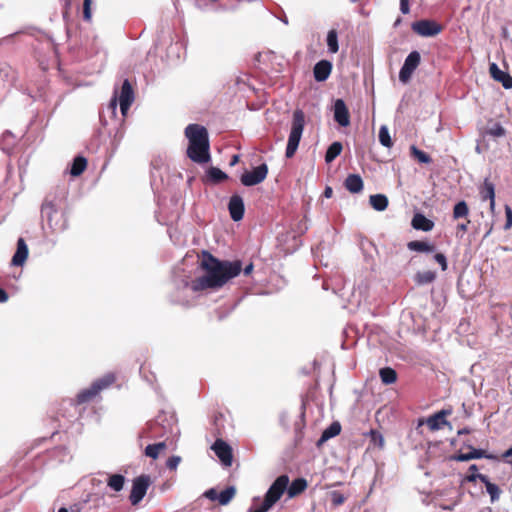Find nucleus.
<instances>
[{
	"instance_id": "obj_43",
	"label": "nucleus",
	"mask_w": 512,
	"mask_h": 512,
	"mask_svg": "<svg viewBox=\"0 0 512 512\" xmlns=\"http://www.w3.org/2000/svg\"><path fill=\"white\" fill-rule=\"evenodd\" d=\"M180 461H181V458L179 456H171L168 458V460L166 462V467L169 470L174 471L177 469Z\"/></svg>"
},
{
	"instance_id": "obj_33",
	"label": "nucleus",
	"mask_w": 512,
	"mask_h": 512,
	"mask_svg": "<svg viewBox=\"0 0 512 512\" xmlns=\"http://www.w3.org/2000/svg\"><path fill=\"white\" fill-rule=\"evenodd\" d=\"M482 483L485 485L486 490L490 495L491 502L493 503L495 501H498L502 492L499 486L490 482L487 476L485 478V481H483Z\"/></svg>"
},
{
	"instance_id": "obj_54",
	"label": "nucleus",
	"mask_w": 512,
	"mask_h": 512,
	"mask_svg": "<svg viewBox=\"0 0 512 512\" xmlns=\"http://www.w3.org/2000/svg\"><path fill=\"white\" fill-rule=\"evenodd\" d=\"M7 300H8L7 292L3 288H0V303L6 302Z\"/></svg>"
},
{
	"instance_id": "obj_56",
	"label": "nucleus",
	"mask_w": 512,
	"mask_h": 512,
	"mask_svg": "<svg viewBox=\"0 0 512 512\" xmlns=\"http://www.w3.org/2000/svg\"><path fill=\"white\" fill-rule=\"evenodd\" d=\"M239 159H240L239 155H233L231 158V161H230V165L231 166L236 165L239 162Z\"/></svg>"
},
{
	"instance_id": "obj_38",
	"label": "nucleus",
	"mask_w": 512,
	"mask_h": 512,
	"mask_svg": "<svg viewBox=\"0 0 512 512\" xmlns=\"http://www.w3.org/2000/svg\"><path fill=\"white\" fill-rule=\"evenodd\" d=\"M236 489L233 486H229L218 495V502L221 505H227L235 496Z\"/></svg>"
},
{
	"instance_id": "obj_39",
	"label": "nucleus",
	"mask_w": 512,
	"mask_h": 512,
	"mask_svg": "<svg viewBox=\"0 0 512 512\" xmlns=\"http://www.w3.org/2000/svg\"><path fill=\"white\" fill-rule=\"evenodd\" d=\"M411 154L414 158H416L420 163L429 164L432 162V158L426 152L418 149L416 146H411L410 148Z\"/></svg>"
},
{
	"instance_id": "obj_30",
	"label": "nucleus",
	"mask_w": 512,
	"mask_h": 512,
	"mask_svg": "<svg viewBox=\"0 0 512 512\" xmlns=\"http://www.w3.org/2000/svg\"><path fill=\"white\" fill-rule=\"evenodd\" d=\"M379 376H380L382 383H384L386 385L393 384L397 380L396 371L390 367L381 368L379 371Z\"/></svg>"
},
{
	"instance_id": "obj_24",
	"label": "nucleus",
	"mask_w": 512,
	"mask_h": 512,
	"mask_svg": "<svg viewBox=\"0 0 512 512\" xmlns=\"http://www.w3.org/2000/svg\"><path fill=\"white\" fill-rule=\"evenodd\" d=\"M344 186L351 193H359L363 190L364 183L360 175L350 174L345 179Z\"/></svg>"
},
{
	"instance_id": "obj_21",
	"label": "nucleus",
	"mask_w": 512,
	"mask_h": 512,
	"mask_svg": "<svg viewBox=\"0 0 512 512\" xmlns=\"http://www.w3.org/2000/svg\"><path fill=\"white\" fill-rule=\"evenodd\" d=\"M411 225L416 230L424 232L431 231L434 227V222L421 213H416L411 221Z\"/></svg>"
},
{
	"instance_id": "obj_60",
	"label": "nucleus",
	"mask_w": 512,
	"mask_h": 512,
	"mask_svg": "<svg viewBox=\"0 0 512 512\" xmlns=\"http://www.w3.org/2000/svg\"><path fill=\"white\" fill-rule=\"evenodd\" d=\"M58 512H69L66 508L62 507L58 510Z\"/></svg>"
},
{
	"instance_id": "obj_19",
	"label": "nucleus",
	"mask_w": 512,
	"mask_h": 512,
	"mask_svg": "<svg viewBox=\"0 0 512 512\" xmlns=\"http://www.w3.org/2000/svg\"><path fill=\"white\" fill-rule=\"evenodd\" d=\"M29 250L28 246L23 238H19L17 241V249L12 257L11 264L13 266H22L28 258Z\"/></svg>"
},
{
	"instance_id": "obj_8",
	"label": "nucleus",
	"mask_w": 512,
	"mask_h": 512,
	"mask_svg": "<svg viewBox=\"0 0 512 512\" xmlns=\"http://www.w3.org/2000/svg\"><path fill=\"white\" fill-rule=\"evenodd\" d=\"M268 175V166L263 163L255 167L252 171H245L241 175V183L244 186L250 187L263 182Z\"/></svg>"
},
{
	"instance_id": "obj_34",
	"label": "nucleus",
	"mask_w": 512,
	"mask_h": 512,
	"mask_svg": "<svg viewBox=\"0 0 512 512\" xmlns=\"http://www.w3.org/2000/svg\"><path fill=\"white\" fill-rule=\"evenodd\" d=\"M343 146L340 142H333L327 149L325 154V161L327 163L332 162L334 159H336L340 153L342 152Z\"/></svg>"
},
{
	"instance_id": "obj_57",
	"label": "nucleus",
	"mask_w": 512,
	"mask_h": 512,
	"mask_svg": "<svg viewBox=\"0 0 512 512\" xmlns=\"http://www.w3.org/2000/svg\"><path fill=\"white\" fill-rule=\"evenodd\" d=\"M253 270V264L250 263L249 265H247L245 268H244V274L245 275H249Z\"/></svg>"
},
{
	"instance_id": "obj_20",
	"label": "nucleus",
	"mask_w": 512,
	"mask_h": 512,
	"mask_svg": "<svg viewBox=\"0 0 512 512\" xmlns=\"http://www.w3.org/2000/svg\"><path fill=\"white\" fill-rule=\"evenodd\" d=\"M480 458H488L492 459L494 458L491 455H488L485 450L482 449H475L470 446V452L468 453H458L456 455H453L451 457L452 460L458 461V462H466L472 459H480Z\"/></svg>"
},
{
	"instance_id": "obj_52",
	"label": "nucleus",
	"mask_w": 512,
	"mask_h": 512,
	"mask_svg": "<svg viewBox=\"0 0 512 512\" xmlns=\"http://www.w3.org/2000/svg\"><path fill=\"white\" fill-rule=\"evenodd\" d=\"M269 510H271V508L262 501L259 507L251 509L249 512H268Z\"/></svg>"
},
{
	"instance_id": "obj_50",
	"label": "nucleus",
	"mask_w": 512,
	"mask_h": 512,
	"mask_svg": "<svg viewBox=\"0 0 512 512\" xmlns=\"http://www.w3.org/2000/svg\"><path fill=\"white\" fill-rule=\"evenodd\" d=\"M218 495L219 493L215 489H209L205 492V496L212 501L218 500Z\"/></svg>"
},
{
	"instance_id": "obj_23",
	"label": "nucleus",
	"mask_w": 512,
	"mask_h": 512,
	"mask_svg": "<svg viewBox=\"0 0 512 512\" xmlns=\"http://www.w3.org/2000/svg\"><path fill=\"white\" fill-rule=\"evenodd\" d=\"M228 179V175L217 167H210L206 171L204 182L219 184Z\"/></svg>"
},
{
	"instance_id": "obj_31",
	"label": "nucleus",
	"mask_w": 512,
	"mask_h": 512,
	"mask_svg": "<svg viewBox=\"0 0 512 512\" xmlns=\"http://www.w3.org/2000/svg\"><path fill=\"white\" fill-rule=\"evenodd\" d=\"M468 215H469V207L464 200L459 201L458 203L455 204V206L453 208V214H452L454 220H458L461 218L466 219V218H468Z\"/></svg>"
},
{
	"instance_id": "obj_16",
	"label": "nucleus",
	"mask_w": 512,
	"mask_h": 512,
	"mask_svg": "<svg viewBox=\"0 0 512 512\" xmlns=\"http://www.w3.org/2000/svg\"><path fill=\"white\" fill-rule=\"evenodd\" d=\"M489 73L491 78L494 81L501 83L505 89L512 88V76L507 72L502 71L496 63H490Z\"/></svg>"
},
{
	"instance_id": "obj_18",
	"label": "nucleus",
	"mask_w": 512,
	"mask_h": 512,
	"mask_svg": "<svg viewBox=\"0 0 512 512\" xmlns=\"http://www.w3.org/2000/svg\"><path fill=\"white\" fill-rule=\"evenodd\" d=\"M332 71V63L328 60L317 62L313 68V75L317 82H323L328 79Z\"/></svg>"
},
{
	"instance_id": "obj_40",
	"label": "nucleus",
	"mask_w": 512,
	"mask_h": 512,
	"mask_svg": "<svg viewBox=\"0 0 512 512\" xmlns=\"http://www.w3.org/2000/svg\"><path fill=\"white\" fill-rule=\"evenodd\" d=\"M379 141L384 147L387 148H390L393 145L389 130L386 126H381L379 129Z\"/></svg>"
},
{
	"instance_id": "obj_11",
	"label": "nucleus",
	"mask_w": 512,
	"mask_h": 512,
	"mask_svg": "<svg viewBox=\"0 0 512 512\" xmlns=\"http://www.w3.org/2000/svg\"><path fill=\"white\" fill-rule=\"evenodd\" d=\"M211 448L224 466L230 467L232 465L233 452L228 443L222 439H217Z\"/></svg>"
},
{
	"instance_id": "obj_7",
	"label": "nucleus",
	"mask_w": 512,
	"mask_h": 512,
	"mask_svg": "<svg viewBox=\"0 0 512 512\" xmlns=\"http://www.w3.org/2000/svg\"><path fill=\"white\" fill-rule=\"evenodd\" d=\"M150 484L151 477L146 474H142L133 480L132 489L129 495V500L132 505H138L142 501Z\"/></svg>"
},
{
	"instance_id": "obj_36",
	"label": "nucleus",
	"mask_w": 512,
	"mask_h": 512,
	"mask_svg": "<svg viewBox=\"0 0 512 512\" xmlns=\"http://www.w3.org/2000/svg\"><path fill=\"white\" fill-rule=\"evenodd\" d=\"M327 46L331 53H337L339 50L338 34L335 29H331L327 34Z\"/></svg>"
},
{
	"instance_id": "obj_26",
	"label": "nucleus",
	"mask_w": 512,
	"mask_h": 512,
	"mask_svg": "<svg viewBox=\"0 0 512 512\" xmlns=\"http://www.w3.org/2000/svg\"><path fill=\"white\" fill-rule=\"evenodd\" d=\"M407 248L410 251L430 253L434 252L435 245L427 241L413 240L407 243Z\"/></svg>"
},
{
	"instance_id": "obj_1",
	"label": "nucleus",
	"mask_w": 512,
	"mask_h": 512,
	"mask_svg": "<svg viewBox=\"0 0 512 512\" xmlns=\"http://www.w3.org/2000/svg\"><path fill=\"white\" fill-rule=\"evenodd\" d=\"M200 269L204 274L193 279L189 287L193 292L219 290L242 271L240 260H220L208 251L202 252Z\"/></svg>"
},
{
	"instance_id": "obj_62",
	"label": "nucleus",
	"mask_w": 512,
	"mask_h": 512,
	"mask_svg": "<svg viewBox=\"0 0 512 512\" xmlns=\"http://www.w3.org/2000/svg\"><path fill=\"white\" fill-rule=\"evenodd\" d=\"M510 465L512 466V461H510Z\"/></svg>"
},
{
	"instance_id": "obj_25",
	"label": "nucleus",
	"mask_w": 512,
	"mask_h": 512,
	"mask_svg": "<svg viewBox=\"0 0 512 512\" xmlns=\"http://www.w3.org/2000/svg\"><path fill=\"white\" fill-rule=\"evenodd\" d=\"M341 432V425L339 422L335 421L331 423L323 432L321 437L319 438L317 445L321 446L323 443L328 441L330 438H333L339 435Z\"/></svg>"
},
{
	"instance_id": "obj_35",
	"label": "nucleus",
	"mask_w": 512,
	"mask_h": 512,
	"mask_svg": "<svg viewBox=\"0 0 512 512\" xmlns=\"http://www.w3.org/2000/svg\"><path fill=\"white\" fill-rule=\"evenodd\" d=\"M436 279V273L431 270L417 272L415 282L419 285L432 283Z\"/></svg>"
},
{
	"instance_id": "obj_13",
	"label": "nucleus",
	"mask_w": 512,
	"mask_h": 512,
	"mask_svg": "<svg viewBox=\"0 0 512 512\" xmlns=\"http://www.w3.org/2000/svg\"><path fill=\"white\" fill-rule=\"evenodd\" d=\"M133 101L134 91L130 82L126 79L122 84L121 92L119 95V105L123 116L126 115Z\"/></svg>"
},
{
	"instance_id": "obj_6",
	"label": "nucleus",
	"mask_w": 512,
	"mask_h": 512,
	"mask_svg": "<svg viewBox=\"0 0 512 512\" xmlns=\"http://www.w3.org/2000/svg\"><path fill=\"white\" fill-rule=\"evenodd\" d=\"M41 214L43 218H46L49 226L54 231L63 230L66 226V221L63 214L58 211L52 202H44L41 207Z\"/></svg>"
},
{
	"instance_id": "obj_5",
	"label": "nucleus",
	"mask_w": 512,
	"mask_h": 512,
	"mask_svg": "<svg viewBox=\"0 0 512 512\" xmlns=\"http://www.w3.org/2000/svg\"><path fill=\"white\" fill-rule=\"evenodd\" d=\"M288 484V475L284 474L277 477L266 492L263 502L272 509V507L281 499Z\"/></svg>"
},
{
	"instance_id": "obj_17",
	"label": "nucleus",
	"mask_w": 512,
	"mask_h": 512,
	"mask_svg": "<svg viewBox=\"0 0 512 512\" xmlns=\"http://www.w3.org/2000/svg\"><path fill=\"white\" fill-rule=\"evenodd\" d=\"M479 194L482 201L489 200V206L491 212H494L495 209V186L494 184L486 178L483 184L480 187Z\"/></svg>"
},
{
	"instance_id": "obj_12",
	"label": "nucleus",
	"mask_w": 512,
	"mask_h": 512,
	"mask_svg": "<svg viewBox=\"0 0 512 512\" xmlns=\"http://www.w3.org/2000/svg\"><path fill=\"white\" fill-rule=\"evenodd\" d=\"M452 414V409H442L426 419V424L431 431H437L449 425L447 417Z\"/></svg>"
},
{
	"instance_id": "obj_59",
	"label": "nucleus",
	"mask_w": 512,
	"mask_h": 512,
	"mask_svg": "<svg viewBox=\"0 0 512 512\" xmlns=\"http://www.w3.org/2000/svg\"><path fill=\"white\" fill-rule=\"evenodd\" d=\"M477 470H478V467L475 464H473L469 467V471H471L472 473H476Z\"/></svg>"
},
{
	"instance_id": "obj_22",
	"label": "nucleus",
	"mask_w": 512,
	"mask_h": 512,
	"mask_svg": "<svg viewBox=\"0 0 512 512\" xmlns=\"http://www.w3.org/2000/svg\"><path fill=\"white\" fill-rule=\"evenodd\" d=\"M308 487L307 480L304 478H297L287 486V494L289 498H295L302 494Z\"/></svg>"
},
{
	"instance_id": "obj_15",
	"label": "nucleus",
	"mask_w": 512,
	"mask_h": 512,
	"mask_svg": "<svg viewBox=\"0 0 512 512\" xmlns=\"http://www.w3.org/2000/svg\"><path fill=\"white\" fill-rule=\"evenodd\" d=\"M334 120L342 127L350 124V113L342 99H337L334 103Z\"/></svg>"
},
{
	"instance_id": "obj_37",
	"label": "nucleus",
	"mask_w": 512,
	"mask_h": 512,
	"mask_svg": "<svg viewBox=\"0 0 512 512\" xmlns=\"http://www.w3.org/2000/svg\"><path fill=\"white\" fill-rule=\"evenodd\" d=\"M483 134L499 138L505 136L506 130L500 123L495 122L491 126L487 127Z\"/></svg>"
},
{
	"instance_id": "obj_46",
	"label": "nucleus",
	"mask_w": 512,
	"mask_h": 512,
	"mask_svg": "<svg viewBox=\"0 0 512 512\" xmlns=\"http://www.w3.org/2000/svg\"><path fill=\"white\" fill-rule=\"evenodd\" d=\"M506 223L504 229L508 230L512 227V209L509 206L505 207Z\"/></svg>"
},
{
	"instance_id": "obj_32",
	"label": "nucleus",
	"mask_w": 512,
	"mask_h": 512,
	"mask_svg": "<svg viewBox=\"0 0 512 512\" xmlns=\"http://www.w3.org/2000/svg\"><path fill=\"white\" fill-rule=\"evenodd\" d=\"M167 445L165 442H159L155 444H150L145 448V455L152 459L158 458L159 454L166 450Z\"/></svg>"
},
{
	"instance_id": "obj_51",
	"label": "nucleus",
	"mask_w": 512,
	"mask_h": 512,
	"mask_svg": "<svg viewBox=\"0 0 512 512\" xmlns=\"http://www.w3.org/2000/svg\"><path fill=\"white\" fill-rule=\"evenodd\" d=\"M400 10L403 14H408L410 11L409 0H400Z\"/></svg>"
},
{
	"instance_id": "obj_9",
	"label": "nucleus",
	"mask_w": 512,
	"mask_h": 512,
	"mask_svg": "<svg viewBox=\"0 0 512 512\" xmlns=\"http://www.w3.org/2000/svg\"><path fill=\"white\" fill-rule=\"evenodd\" d=\"M412 30L423 37L438 35L443 27L434 20H419L412 23Z\"/></svg>"
},
{
	"instance_id": "obj_27",
	"label": "nucleus",
	"mask_w": 512,
	"mask_h": 512,
	"mask_svg": "<svg viewBox=\"0 0 512 512\" xmlns=\"http://www.w3.org/2000/svg\"><path fill=\"white\" fill-rule=\"evenodd\" d=\"M370 205L376 211H384L389 204L388 198L384 194H374L369 197Z\"/></svg>"
},
{
	"instance_id": "obj_28",
	"label": "nucleus",
	"mask_w": 512,
	"mask_h": 512,
	"mask_svg": "<svg viewBox=\"0 0 512 512\" xmlns=\"http://www.w3.org/2000/svg\"><path fill=\"white\" fill-rule=\"evenodd\" d=\"M125 484V477L121 474H112L107 479V486L115 492L123 489Z\"/></svg>"
},
{
	"instance_id": "obj_61",
	"label": "nucleus",
	"mask_w": 512,
	"mask_h": 512,
	"mask_svg": "<svg viewBox=\"0 0 512 512\" xmlns=\"http://www.w3.org/2000/svg\"><path fill=\"white\" fill-rule=\"evenodd\" d=\"M400 19H397V21L395 22V26H397L398 24H400Z\"/></svg>"
},
{
	"instance_id": "obj_14",
	"label": "nucleus",
	"mask_w": 512,
	"mask_h": 512,
	"mask_svg": "<svg viewBox=\"0 0 512 512\" xmlns=\"http://www.w3.org/2000/svg\"><path fill=\"white\" fill-rule=\"evenodd\" d=\"M228 210L233 221L238 222L243 219L245 206L244 201L240 195L234 194L230 197Z\"/></svg>"
},
{
	"instance_id": "obj_2",
	"label": "nucleus",
	"mask_w": 512,
	"mask_h": 512,
	"mask_svg": "<svg viewBox=\"0 0 512 512\" xmlns=\"http://www.w3.org/2000/svg\"><path fill=\"white\" fill-rule=\"evenodd\" d=\"M188 139L187 157L198 164H205L211 160L210 142L207 129L200 124H189L184 130Z\"/></svg>"
},
{
	"instance_id": "obj_49",
	"label": "nucleus",
	"mask_w": 512,
	"mask_h": 512,
	"mask_svg": "<svg viewBox=\"0 0 512 512\" xmlns=\"http://www.w3.org/2000/svg\"><path fill=\"white\" fill-rule=\"evenodd\" d=\"M501 459L510 464V461H512V446L501 455Z\"/></svg>"
},
{
	"instance_id": "obj_10",
	"label": "nucleus",
	"mask_w": 512,
	"mask_h": 512,
	"mask_svg": "<svg viewBox=\"0 0 512 512\" xmlns=\"http://www.w3.org/2000/svg\"><path fill=\"white\" fill-rule=\"evenodd\" d=\"M420 61H421V56L418 51H412L406 57L405 62L399 72V80L402 83H407L410 80L413 72L419 66Z\"/></svg>"
},
{
	"instance_id": "obj_44",
	"label": "nucleus",
	"mask_w": 512,
	"mask_h": 512,
	"mask_svg": "<svg viewBox=\"0 0 512 512\" xmlns=\"http://www.w3.org/2000/svg\"><path fill=\"white\" fill-rule=\"evenodd\" d=\"M370 435H371V440L374 444H378L379 447H383L384 439H383V436L381 435V433H379L376 430H371Z\"/></svg>"
},
{
	"instance_id": "obj_47",
	"label": "nucleus",
	"mask_w": 512,
	"mask_h": 512,
	"mask_svg": "<svg viewBox=\"0 0 512 512\" xmlns=\"http://www.w3.org/2000/svg\"><path fill=\"white\" fill-rule=\"evenodd\" d=\"M486 475L480 473H471L467 475L465 480L467 482H475L476 480H480L481 482L485 481Z\"/></svg>"
},
{
	"instance_id": "obj_45",
	"label": "nucleus",
	"mask_w": 512,
	"mask_h": 512,
	"mask_svg": "<svg viewBox=\"0 0 512 512\" xmlns=\"http://www.w3.org/2000/svg\"><path fill=\"white\" fill-rule=\"evenodd\" d=\"M434 260L441 266L442 271L447 270V259L444 254L436 253L434 255Z\"/></svg>"
},
{
	"instance_id": "obj_41",
	"label": "nucleus",
	"mask_w": 512,
	"mask_h": 512,
	"mask_svg": "<svg viewBox=\"0 0 512 512\" xmlns=\"http://www.w3.org/2000/svg\"><path fill=\"white\" fill-rule=\"evenodd\" d=\"M91 4L92 0H83V19L87 22L92 19Z\"/></svg>"
},
{
	"instance_id": "obj_48",
	"label": "nucleus",
	"mask_w": 512,
	"mask_h": 512,
	"mask_svg": "<svg viewBox=\"0 0 512 512\" xmlns=\"http://www.w3.org/2000/svg\"><path fill=\"white\" fill-rule=\"evenodd\" d=\"M345 501V497L338 493V492H334L333 495H332V503L335 505V506H339V505H342Z\"/></svg>"
},
{
	"instance_id": "obj_4",
	"label": "nucleus",
	"mask_w": 512,
	"mask_h": 512,
	"mask_svg": "<svg viewBox=\"0 0 512 512\" xmlns=\"http://www.w3.org/2000/svg\"><path fill=\"white\" fill-rule=\"evenodd\" d=\"M304 126L305 114L301 109H296L293 112L291 130L285 151V156L287 158H292L295 155L302 137Z\"/></svg>"
},
{
	"instance_id": "obj_58",
	"label": "nucleus",
	"mask_w": 512,
	"mask_h": 512,
	"mask_svg": "<svg viewBox=\"0 0 512 512\" xmlns=\"http://www.w3.org/2000/svg\"><path fill=\"white\" fill-rule=\"evenodd\" d=\"M470 432H471V431H470V429H469V428L464 427V428H462V429L458 430V435L469 434Z\"/></svg>"
},
{
	"instance_id": "obj_3",
	"label": "nucleus",
	"mask_w": 512,
	"mask_h": 512,
	"mask_svg": "<svg viewBox=\"0 0 512 512\" xmlns=\"http://www.w3.org/2000/svg\"><path fill=\"white\" fill-rule=\"evenodd\" d=\"M116 382V375L109 372L96 379L90 387L81 390L76 396L77 404H85L93 401L103 390L111 387Z\"/></svg>"
},
{
	"instance_id": "obj_53",
	"label": "nucleus",
	"mask_w": 512,
	"mask_h": 512,
	"mask_svg": "<svg viewBox=\"0 0 512 512\" xmlns=\"http://www.w3.org/2000/svg\"><path fill=\"white\" fill-rule=\"evenodd\" d=\"M118 101L119 99H117V95L115 94L109 103V108L112 110V113L116 112Z\"/></svg>"
},
{
	"instance_id": "obj_42",
	"label": "nucleus",
	"mask_w": 512,
	"mask_h": 512,
	"mask_svg": "<svg viewBox=\"0 0 512 512\" xmlns=\"http://www.w3.org/2000/svg\"><path fill=\"white\" fill-rule=\"evenodd\" d=\"M469 224L470 220L468 218L464 222L459 223L456 226V236L462 238L467 233Z\"/></svg>"
},
{
	"instance_id": "obj_29",
	"label": "nucleus",
	"mask_w": 512,
	"mask_h": 512,
	"mask_svg": "<svg viewBox=\"0 0 512 512\" xmlns=\"http://www.w3.org/2000/svg\"><path fill=\"white\" fill-rule=\"evenodd\" d=\"M87 167V160L82 156H77L74 158L73 163L71 165L70 174L72 176L81 175Z\"/></svg>"
},
{
	"instance_id": "obj_55",
	"label": "nucleus",
	"mask_w": 512,
	"mask_h": 512,
	"mask_svg": "<svg viewBox=\"0 0 512 512\" xmlns=\"http://www.w3.org/2000/svg\"><path fill=\"white\" fill-rule=\"evenodd\" d=\"M332 194H333V190L331 187H326L325 190H324V193L323 195L326 197V198H330L332 197Z\"/></svg>"
}]
</instances>
